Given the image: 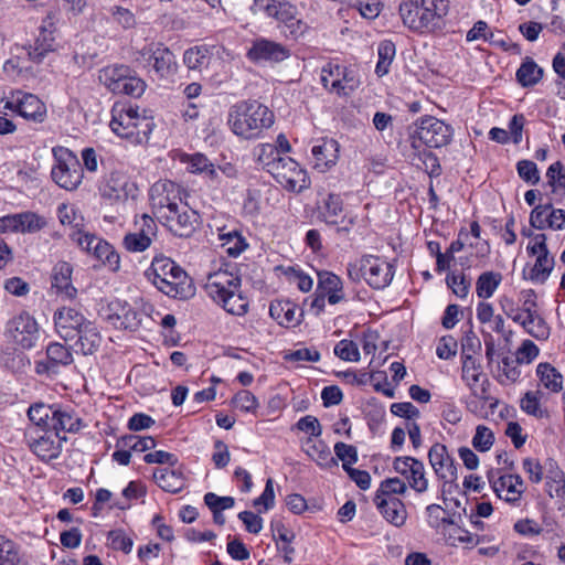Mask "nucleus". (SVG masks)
<instances>
[{
  "instance_id": "473e14b6",
  "label": "nucleus",
  "mask_w": 565,
  "mask_h": 565,
  "mask_svg": "<svg viewBox=\"0 0 565 565\" xmlns=\"http://www.w3.org/2000/svg\"><path fill=\"white\" fill-rule=\"evenodd\" d=\"M269 315L280 326H297L301 321L302 311L297 313V307L289 300L274 301L269 306Z\"/></svg>"
},
{
  "instance_id": "423d86ee",
  "label": "nucleus",
  "mask_w": 565,
  "mask_h": 565,
  "mask_svg": "<svg viewBox=\"0 0 565 565\" xmlns=\"http://www.w3.org/2000/svg\"><path fill=\"white\" fill-rule=\"evenodd\" d=\"M452 134L451 126L436 117L425 116L416 121L411 132L412 147L417 149L424 145L428 148H441L451 141Z\"/></svg>"
},
{
  "instance_id": "338daca9",
  "label": "nucleus",
  "mask_w": 565,
  "mask_h": 565,
  "mask_svg": "<svg viewBox=\"0 0 565 565\" xmlns=\"http://www.w3.org/2000/svg\"><path fill=\"white\" fill-rule=\"evenodd\" d=\"M334 354L344 361L356 362L360 360L358 345L351 340H341L334 347Z\"/></svg>"
},
{
  "instance_id": "7c9ffc66",
  "label": "nucleus",
  "mask_w": 565,
  "mask_h": 565,
  "mask_svg": "<svg viewBox=\"0 0 565 565\" xmlns=\"http://www.w3.org/2000/svg\"><path fill=\"white\" fill-rule=\"evenodd\" d=\"M384 519L395 526H402L407 519L405 504L398 498H386L374 502Z\"/></svg>"
},
{
  "instance_id": "de8ad7c7",
  "label": "nucleus",
  "mask_w": 565,
  "mask_h": 565,
  "mask_svg": "<svg viewBox=\"0 0 565 565\" xmlns=\"http://www.w3.org/2000/svg\"><path fill=\"white\" fill-rule=\"evenodd\" d=\"M343 212V201L339 194L330 193L324 200L323 211L321 212L322 220L330 225L339 223V217Z\"/></svg>"
},
{
  "instance_id": "e433bc0d",
  "label": "nucleus",
  "mask_w": 565,
  "mask_h": 565,
  "mask_svg": "<svg viewBox=\"0 0 565 565\" xmlns=\"http://www.w3.org/2000/svg\"><path fill=\"white\" fill-rule=\"evenodd\" d=\"M214 301L221 305L226 312L234 316H244L248 311V300L242 294L241 288L231 289Z\"/></svg>"
},
{
  "instance_id": "c9c22d12",
  "label": "nucleus",
  "mask_w": 565,
  "mask_h": 565,
  "mask_svg": "<svg viewBox=\"0 0 565 565\" xmlns=\"http://www.w3.org/2000/svg\"><path fill=\"white\" fill-rule=\"evenodd\" d=\"M305 452L322 468H332L338 466V461L331 455L330 448L322 440L315 441L309 437L303 444Z\"/></svg>"
},
{
  "instance_id": "9d476101",
  "label": "nucleus",
  "mask_w": 565,
  "mask_h": 565,
  "mask_svg": "<svg viewBox=\"0 0 565 565\" xmlns=\"http://www.w3.org/2000/svg\"><path fill=\"white\" fill-rule=\"evenodd\" d=\"M183 190L181 186L170 180H159L150 188V202L154 214L161 218L169 211L183 204Z\"/></svg>"
},
{
  "instance_id": "6e6d98bb",
  "label": "nucleus",
  "mask_w": 565,
  "mask_h": 565,
  "mask_svg": "<svg viewBox=\"0 0 565 565\" xmlns=\"http://www.w3.org/2000/svg\"><path fill=\"white\" fill-rule=\"evenodd\" d=\"M339 77V85H335L333 92V94H337L338 96H349L360 86V79L358 78L355 71L352 68L347 67L344 73Z\"/></svg>"
},
{
  "instance_id": "dca6fc26",
  "label": "nucleus",
  "mask_w": 565,
  "mask_h": 565,
  "mask_svg": "<svg viewBox=\"0 0 565 565\" xmlns=\"http://www.w3.org/2000/svg\"><path fill=\"white\" fill-rule=\"evenodd\" d=\"M42 435L34 437L31 431L28 433V444L32 452L42 461L56 459L62 452L63 443L66 436L53 433L51 429L42 430Z\"/></svg>"
},
{
  "instance_id": "864d4df0",
  "label": "nucleus",
  "mask_w": 565,
  "mask_h": 565,
  "mask_svg": "<svg viewBox=\"0 0 565 565\" xmlns=\"http://www.w3.org/2000/svg\"><path fill=\"white\" fill-rule=\"evenodd\" d=\"M407 490L406 483L399 478H388L381 482L374 497L375 500L395 498V494H403Z\"/></svg>"
},
{
  "instance_id": "603ef678",
  "label": "nucleus",
  "mask_w": 565,
  "mask_h": 565,
  "mask_svg": "<svg viewBox=\"0 0 565 565\" xmlns=\"http://www.w3.org/2000/svg\"><path fill=\"white\" fill-rule=\"evenodd\" d=\"M379 61L375 73L381 77L388 73L390 66L395 56V45L391 41H382L377 47Z\"/></svg>"
},
{
  "instance_id": "c756f323",
  "label": "nucleus",
  "mask_w": 565,
  "mask_h": 565,
  "mask_svg": "<svg viewBox=\"0 0 565 565\" xmlns=\"http://www.w3.org/2000/svg\"><path fill=\"white\" fill-rule=\"evenodd\" d=\"M423 8L422 0H403L399 4V15L404 25L412 31L425 33L424 20L420 13Z\"/></svg>"
},
{
  "instance_id": "aec40b11",
  "label": "nucleus",
  "mask_w": 565,
  "mask_h": 565,
  "mask_svg": "<svg viewBox=\"0 0 565 565\" xmlns=\"http://www.w3.org/2000/svg\"><path fill=\"white\" fill-rule=\"evenodd\" d=\"M289 56L290 51L285 45L263 38L255 40L247 51L248 60L254 63H279Z\"/></svg>"
},
{
  "instance_id": "f3484780",
  "label": "nucleus",
  "mask_w": 565,
  "mask_h": 565,
  "mask_svg": "<svg viewBox=\"0 0 565 565\" xmlns=\"http://www.w3.org/2000/svg\"><path fill=\"white\" fill-rule=\"evenodd\" d=\"M73 361V354L68 348L53 342L46 347V360L36 361L34 371L38 375L54 376L61 367L71 365Z\"/></svg>"
},
{
  "instance_id": "4468645a",
  "label": "nucleus",
  "mask_w": 565,
  "mask_h": 565,
  "mask_svg": "<svg viewBox=\"0 0 565 565\" xmlns=\"http://www.w3.org/2000/svg\"><path fill=\"white\" fill-rule=\"evenodd\" d=\"M56 32V19L54 15L47 14L39 26V34L34 44L26 49L28 56L33 63H42L46 54L54 51Z\"/></svg>"
},
{
  "instance_id": "69168bd1",
  "label": "nucleus",
  "mask_w": 565,
  "mask_h": 565,
  "mask_svg": "<svg viewBox=\"0 0 565 565\" xmlns=\"http://www.w3.org/2000/svg\"><path fill=\"white\" fill-rule=\"evenodd\" d=\"M348 4L356 9L365 19H374L381 11V4L376 0H349Z\"/></svg>"
},
{
  "instance_id": "7ed1b4c3",
  "label": "nucleus",
  "mask_w": 565,
  "mask_h": 565,
  "mask_svg": "<svg viewBox=\"0 0 565 565\" xmlns=\"http://www.w3.org/2000/svg\"><path fill=\"white\" fill-rule=\"evenodd\" d=\"M110 129L132 145L147 143L153 130L151 118L141 116L138 108L128 104L116 103L111 108Z\"/></svg>"
},
{
  "instance_id": "79ce46f5",
  "label": "nucleus",
  "mask_w": 565,
  "mask_h": 565,
  "mask_svg": "<svg viewBox=\"0 0 565 565\" xmlns=\"http://www.w3.org/2000/svg\"><path fill=\"white\" fill-rule=\"evenodd\" d=\"M480 364L477 363L476 359L471 354H465L462 359V380L473 391L475 395L479 396L475 390L476 384L479 382L481 376ZM486 388L482 386L480 397L483 398Z\"/></svg>"
},
{
  "instance_id": "13d9d810",
  "label": "nucleus",
  "mask_w": 565,
  "mask_h": 565,
  "mask_svg": "<svg viewBox=\"0 0 565 565\" xmlns=\"http://www.w3.org/2000/svg\"><path fill=\"white\" fill-rule=\"evenodd\" d=\"M525 331L537 340H546L550 337V327L536 312L527 315Z\"/></svg>"
},
{
  "instance_id": "4c0bfd02",
  "label": "nucleus",
  "mask_w": 565,
  "mask_h": 565,
  "mask_svg": "<svg viewBox=\"0 0 565 565\" xmlns=\"http://www.w3.org/2000/svg\"><path fill=\"white\" fill-rule=\"evenodd\" d=\"M156 483L164 491L171 493L180 492L184 487L182 473L170 468H158L153 471Z\"/></svg>"
},
{
  "instance_id": "f257e3e1",
  "label": "nucleus",
  "mask_w": 565,
  "mask_h": 565,
  "mask_svg": "<svg viewBox=\"0 0 565 565\" xmlns=\"http://www.w3.org/2000/svg\"><path fill=\"white\" fill-rule=\"evenodd\" d=\"M227 124L234 135L243 139H255L271 127L274 114L257 100H242L230 108Z\"/></svg>"
},
{
  "instance_id": "a211bd4d",
  "label": "nucleus",
  "mask_w": 565,
  "mask_h": 565,
  "mask_svg": "<svg viewBox=\"0 0 565 565\" xmlns=\"http://www.w3.org/2000/svg\"><path fill=\"white\" fill-rule=\"evenodd\" d=\"M132 184L129 178L119 171L110 172L99 185L102 199L110 204L125 203L129 196Z\"/></svg>"
},
{
  "instance_id": "5701e85b",
  "label": "nucleus",
  "mask_w": 565,
  "mask_h": 565,
  "mask_svg": "<svg viewBox=\"0 0 565 565\" xmlns=\"http://www.w3.org/2000/svg\"><path fill=\"white\" fill-rule=\"evenodd\" d=\"M428 459L439 479L446 482H451L457 479V467L445 445L439 443L434 444L428 451Z\"/></svg>"
},
{
  "instance_id": "c03bdc74",
  "label": "nucleus",
  "mask_w": 565,
  "mask_h": 565,
  "mask_svg": "<svg viewBox=\"0 0 565 565\" xmlns=\"http://www.w3.org/2000/svg\"><path fill=\"white\" fill-rule=\"evenodd\" d=\"M502 275L497 271L482 273L476 282L477 296L481 299H488L493 296L501 284Z\"/></svg>"
},
{
  "instance_id": "412c9836",
  "label": "nucleus",
  "mask_w": 565,
  "mask_h": 565,
  "mask_svg": "<svg viewBox=\"0 0 565 565\" xmlns=\"http://www.w3.org/2000/svg\"><path fill=\"white\" fill-rule=\"evenodd\" d=\"M106 312V319L116 328L137 330L141 324L142 315L128 302L111 301Z\"/></svg>"
},
{
  "instance_id": "f8f14e48",
  "label": "nucleus",
  "mask_w": 565,
  "mask_h": 565,
  "mask_svg": "<svg viewBox=\"0 0 565 565\" xmlns=\"http://www.w3.org/2000/svg\"><path fill=\"white\" fill-rule=\"evenodd\" d=\"M199 218L198 212L184 202L169 211V213L160 220L163 221L164 226L175 236L190 237L199 225Z\"/></svg>"
},
{
  "instance_id": "e2e57ef3",
  "label": "nucleus",
  "mask_w": 565,
  "mask_h": 565,
  "mask_svg": "<svg viewBox=\"0 0 565 565\" xmlns=\"http://www.w3.org/2000/svg\"><path fill=\"white\" fill-rule=\"evenodd\" d=\"M182 162L188 164V170L191 173L203 174L207 168L211 167L212 162L210 159L200 152L193 154H184Z\"/></svg>"
},
{
  "instance_id": "a18cd8bd",
  "label": "nucleus",
  "mask_w": 565,
  "mask_h": 565,
  "mask_svg": "<svg viewBox=\"0 0 565 565\" xmlns=\"http://www.w3.org/2000/svg\"><path fill=\"white\" fill-rule=\"evenodd\" d=\"M93 255L111 270L115 271L119 268V255L109 243L99 237L94 245Z\"/></svg>"
},
{
  "instance_id": "6e6552de",
  "label": "nucleus",
  "mask_w": 565,
  "mask_h": 565,
  "mask_svg": "<svg viewBox=\"0 0 565 565\" xmlns=\"http://www.w3.org/2000/svg\"><path fill=\"white\" fill-rule=\"evenodd\" d=\"M55 163L51 175L53 181L67 191L76 190L83 181V167L77 156L67 148L53 149Z\"/></svg>"
},
{
  "instance_id": "2eb2a0df",
  "label": "nucleus",
  "mask_w": 565,
  "mask_h": 565,
  "mask_svg": "<svg viewBox=\"0 0 565 565\" xmlns=\"http://www.w3.org/2000/svg\"><path fill=\"white\" fill-rule=\"evenodd\" d=\"M6 108L34 122H43L46 118L45 104L30 93L18 92L6 103Z\"/></svg>"
},
{
  "instance_id": "c85d7f7f",
  "label": "nucleus",
  "mask_w": 565,
  "mask_h": 565,
  "mask_svg": "<svg viewBox=\"0 0 565 565\" xmlns=\"http://www.w3.org/2000/svg\"><path fill=\"white\" fill-rule=\"evenodd\" d=\"M82 419L68 407L56 405L54 416L50 424V429L60 435V433H77L81 429Z\"/></svg>"
},
{
  "instance_id": "39448f33",
  "label": "nucleus",
  "mask_w": 565,
  "mask_h": 565,
  "mask_svg": "<svg viewBox=\"0 0 565 565\" xmlns=\"http://www.w3.org/2000/svg\"><path fill=\"white\" fill-rule=\"evenodd\" d=\"M40 326L28 311H20L9 318L4 324V339L17 349L31 350L40 339Z\"/></svg>"
},
{
  "instance_id": "1a4fd4ad",
  "label": "nucleus",
  "mask_w": 565,
  "mask_h": 565,
  "mask_svg": "<svg viewBox=\"0 0 565 565\" xmlns=\"http://www.w3.org/2000/svg\"><path fill=\"white\" fill-rule=\"evenodd\" d=\"M269 173L288 191L301 192L309 185L307 172L297 161L287 156H281L276 164L270 167Z\"/></svg>"
},
{
  "instance_id": "2f4dec72",
  "label": "nucleus",
  "mask_w": 565,
  "mask_h": 565,
  "mask_svg": "<svg viewBox=\"0 0 565 565\" xmlns=\"http://www.w3.org/2000/svg\"><path fill=\"white\" fill-rule=\"evenodd\" d=\"M72 273L73 268L67 262H58L52 270V287L70 299L74 298L77 292L72 285Z\"/></svg>"
},
{
  "instance_id": "8fccbe9b",
  "label": "nucleus",
  "mask_w": 565,
  "mask_h": 565,
  "mask_svg": "<svg viewBox=\"0 0 565 565\" xmlns=\"http://www.w3.org/2000/svg\"><path fill=\"white\" fill-rule=\"evenodd\" d=\"M253 153L256 162L268 173L270 172V167L276 164V161L281 158L278 149L271 143H260L256 146Z\"/></svg>"
},
{
  "instance_id": "6ab92c4d",
  "label": "nucleus",
  "mask_w": 565,
  "mask_h": 565,
  "mask_svg": "<svg viewBox=\"0 0 565 565\" xmlns=\"http://www.w3.org/2000/svg\"><path fill=\"white\" fill-rule=\"evenodd\" d=\"M45 225V218L33 212H22L0 217V233H35Z\"/></svg>"
},
{
  "instance_id": "cd10ccee",
  "label": "nucleus",
  "mask_w": 565,
  "mask_h": 565,
  "mask_svg": "<svg viewBox=\"0 0 565 565\" xmlns=\"http://www.w3.org/2000/svg\"><path fill=\"white\" fill-rule=\"evenodd\" d=\"M317 292L323 294L330 305H337L344 299L343 281L331 271H319Z\"/></svg>"
},
{
  "instance_id": "f03ea898",
  "label": "nucleus",
  "mask_w": 565,
  "mask_h": 565,
  "mask_svg": "<svg viewBox=\"0 0 565 565\" xmlns=\"http://www.w3.org/2000/svg\"><path fill=\"white\" fill-rule=\"evenodd\" d=\"M146 276L158 290L168 297L185 299L194 294L191 278L168 257H154Z\"/></svg>"
},
{
  "instance_id": "680f3d73",
  "label": "nucleus",
  "mask_w": 565,
  "mask_h": 565,
  "mask_svg": "<svg viewBox=\"0 0 565 565\" xmlns=\"http://www.w3.org/2000/svg\"><path fill=\"white\" fill-rule=\"evenodd\" d=\"M427 523L431 529H440L454 521L446 515V511L439 504H429L426 508Z\"/></svg>"
},
{
  "instance_id": "20e7f679",
  "label": "nucleus",
  "mask_w": 565,
  "mask_h": 565,
  "mask_svg": "<svg viewBox=\"0 0 565 565\" xmlns=\"http://www.w3.org/2000/svg\"><path fill=\"white\" fill-rule=\"evenodd\" d=\"M347 274L353 282L364 280L371 288L382 290L392 282L395 269L380 256L364 255L348 264Z\"/></svg>"
},
{
  "instance_id": "09e8293b",
  "label": "nucleus",
  "mask_w": 565,
  "mask_h": 565,
  "mask_svg": "<svg viewBox=\"0 0 565 565\" xmlns=\"http://www.w3.org/2000/svg\"><path fill=\"white\" fill-rule=\"evenodd\" d=\"M117 448H128L137 452H143L156 447V440L151 436L126 435L116 443Z\"/></svg>"
},
{
  "instance_id": "052dcab7",
  "label": "nucleus",
  "mask_w": 565,
  "mask_h": 565,
  "mask_svg": "<svg viewBox=\"0 0 565 565\" xmlns=\"http://www.w3.org/2000/svg\"><path fill=\"white\" fill-rule=\"evenodd\" d=\"M334 454L342 461V468L348 470L358 461V449L355 446L338 441L334 445Z\"/></svg>"
},
{
  "instance_id": "393cba45",
  "label": "nucleus",
  "mask_w": 565,
  "mask_h": 565,
  "mask_svg": "<svg viewBox=\"0 0 565 565\" xmlns=\"http://www.w3.org/2000/svg\"><path fill=\"white\" fill-rule=\"evenodd\" d=\"M489 481L499 498H503L508 502H516L524 492V482L519 475H504L494 478L490 472Z\"/></svg>"
},
{
  "instance_id": "9b49d317",
  "label": "nucleus",
  "mask_w": 565,
  "mask_h": 565,
  "mask_svg": "<svg viewBox=\"0 0 565 565\" xmlns=\"http://www.w3.org/2000/svg\"><path fill=\"white\" fill-rule=\"evenodd\" d=\"M529 255L536 256L535 264L530 269L527 278L534 282L543 284L551 275L554 268V257L550 255L546 246V235L536 234L533 236V243L526 247Z\"/></svg>"
},
{
  "instance_id": "0e129e2a",
  "label": "nucleus",
  "mask_w": 565,
  "mask_h": 565,
  "mask_svg": "<svg viewBox=\"0 0 565 565\" xmlns=\"http://www.w3.org/2000/svg\"><path fill=\"white\" fill-rule=\"evenodd\" d=\"M151 242L152 241L149 239V236H142L140 233L134 231L125 235L122 243L127 250L140 253L146 250L151 245Z\"/></svg>"
},
{
  "instance_id": "774afa93",
  "label": "nucleus",
  "mask_w": 565,
  "mask_h": 565,
  "mask_svg": "<svg viewBox=\"0 0 565 565\" xmlns=\"http://www.w3.org/2000/svg\"><path fill=\"white\" fill-rule=\"evenodd\" d=\"M232 403L235 408H238L243 412H254L258 407L255 395L247 390L237 392L234 395Z\"/></svg>"
},
{
  "instance_id": "ddd939ff",
  "label": "nucleus",
  "mask_w": 565,
  "mask_h": 565,
  "mask_svg": "<svg viewBox=\"0 0 565 565\" xmlns=\"http://www.w3.org/2000/svg\"><path fill=\"white\" fill-rule=\"evenodd\" d=\"M139 55L161 78L170 77L177 72L174 54L161 43L147 44L140 50Z\"/></svg>"
},
{
  "instance_id": "bf43d9fd",
  "label": "nucleus",
  "mask_w": 565,
  "mask_h": 565,
  "mask_svg": "<svg viewBox=\"0 0 565 565\" xmlns=\"http://www.w3.org/2000/svg\"><path fill=\"white\" fill-rule=\"evenodd\" d=\"M20 556L15 543L0 535V565H19Z\"/></svg>"
},
{
  "instance_id": "bb28decb",
  "label": "nucleus",
  "mask_w": 565,
  "mask_h": 565,
  "mask_svg": "<svg viewBox=\"0 0 565 565\" xmlns=\"http://www.w3.org/2000/svg\"><path fill=\"white\" fill-rule=\"evenodd\" d=\"M423 20L425 32H435L440 30L444 24V18L449 11L448 0H422Z\"/></svg>"
},
{
  "instance_id": "a878e982",
  "label": "nucleus",
  "mask_w": 565,
  "mask_h": 565,
  "mask_svg": "<svg viewBox=\"0 0 565 565\" xmlns=\"http://www.w3.org/2000/svg\"><path fill=\"white\" fill-rule=\"evenodd\" d=\"M311 153L315 160V169L319 172H326L339 159V143L334 139L322 138L312 147Z\"/></svg>"
},
{
  "instance_id": "58836bf2",
  "label": "nucleus",
  "mask_w": 565,
  "mask_h": 565,
  "mask_svg": "<svg viewBox=\"0 0 565 565\" xmlns=\"http://www.w3.org/2000/svg\"><path fill=\"white\" fill-rule=\"evenodd\" d=\"M218 239L222 242L221 246L225 253L231 257L239 256L248 247L246 238L236 230L228 232L221 230Z\"/></svg>"
},
{
  "instance_id": "49530a36",
  "label": "nucleus",
  "mask_w": 565,
  "mask_h": 565,
  "mask_svg": "<svg viewBox=\"0 0 565 565\" xmlns=\"http://www.w3.org/2000/svg\"><path fill=\"white\" fill-rule=\"evenodd\" d=\"M210 58V50L204 45L190 47L183 54V62L189 70H202L207 66Z\"/></svg>"
},
{
  "instance_id": "a19ab883",
  "label": "nucleus",
  "mask_w": 565,
  "mask_h": 565,
  "mask_svg": "<svg viewBox=\"0 0 565 565\" xmlns=\"http://www.w3.org/2000/svg\"><path fill=\"white\" fill-rule=\"evenodd\" d=\"M542 76L543 68L530 57H526L516 71V79L523 87L534 86L541 81Z\"/></svg>"
},
{
  "instance_id": "3c124183",
  "label": "nucleus",
  "mask_w": 565,
  "mask_h": 565,
  "mask_svg": "<svg viewBox=\"0 0 565 565\" xmlns=\"http://www.w3.org/2000/svg\"><path fill=\"white\" fill-rule=\"evenodd\" d=\"M413 467L409 472L405 475L409 487L418 493H423L428 489V480L425 477V467L420 460H413Z\"/></svg>"
},
{
  "instance_id": "ea45409f",
  "label": "nucleus",
  "mask_w": 565,
  "mask_h": 565,
  "mask_svg": "<svg viewBox=\"0 0 565 565\" xmlns=\"http://www.w3.org/2000/svg\"><path fill=\"white\" fill-rule=\"evenodd\" d=\"M536 375L545 388L553 393H558L563 390L562 374L550 363H540L536 366Z\"/></svg>"
},
{
  "instance_id": "f704fd0d",
  "label": "nucleus",
  "mask_w": 565,
  "mask_h": 565,
  "mask_svg": "<svg viewBox=\"0 0 565 565\" xmlns=\"http://www.w3.org/2000/svg\"><path fill=\"white\" fill-rule=\"evenodd\" d=\"M297 8L294 4L287 1H280L277 13L274 17V19L284 23L289 30L290 35L295 38L302 34L306 29L305 23L297 18Z\"/></svg>"
},
{
  "instance_id": "b1692460",
  "label": "nucleus",
  "mask_w": 565,
  "mask_h": 565,
  "mask_svg": "<svg viewBox=\"0 0 565 565\" xmlns=\"http://www.w3.org/2000/svg\"><path fill=\"white\" fill-rule=\"evenodd\" d=\"M241 277L237 274L230 271L227 268H220L207 275L205 290L215 300L231 291V289L241 288Z\"/></svg>"
},
{
  "instance_id": "4d7b16f0",
  "label": "nucleus",
  "mask_w": 565,
  "mask_h": 565,
  "mask_svg": "<svg viewBox=\"0 0 565 565\" xmlns=\"http://www.w3.org/2000/svg\"><path fill=\"white\" fill-rule=\"evenodd\" d=\"M546 178L554 193L565 192V169L561 161H556L548 167Z\"/></svg>"
},
{
  "instance_id": "4be33fe9",
  "label": "nucleus",
  "mask_w": 565,
  "mask_h": 565,
  "mask_svg": "<svg viewBox=\"0 0 565 565\" xmlns=\"http://www.w3.org/2000/svg\"><path fill=\"white\" fill-rule=\"evenodd\" d=\"M53 320L57 333L64 340L74 339L78 329L87 322L83 313L71 307L57 309L54 312Z\"/></svg>"
},
{
  "instance_id": "0eeeda50",
  "label": "nucleus",
  "mask_w": 565,
  "mask_h": 565,
  "mask_svg": "<svg viewBox=\"0 0 565 565\" xmlns=\"http://www.w3.org/2000/svg\"><path fill=\"white\" fill-rule=\"evenodd\" d=\"M98 78L114 94H124L137 98L146 89V83L126 65L104 67L100 70Z\"/></svg>"
},
{
  "instance_id": "5fc2aeb1",
  "label": "nucleus",
  "mask_w": 565,
  "mask_h": 565,
  "mask_svg": "<svg viewBox=\"0 0 565 565\" xmlns=\"http://www.w3.org/2000/svg\"><path fill=\"white\" fill-rule=\"evenodd\" d=\"M345 68V66L333 63H328L322 67L321 83L328 92H334L335 85H339V76L344 73Z\"/></svg>"
},
{
  "instance_id": "37998d69",
  "label": "nucleus",
  "mask_w": 565,
  "mask_h": 565,
  "mask_svg": "<svg viewBox=\"0 0 565 565\" xmlns=\"http://www.w3.org/2000/svg\"><path fill=\"white\" fill-rule=\"evenodd\" d=\"M56 405H46L44 403H35L29 407V419L41 430L50 429V424L54 416Z\"/></svg>"
},
{
  "instance_id": "72a5a7b5",
  "label": "nucleus",
  "mask_w": 565,
  "mask_h": 565,
  "mask_svg": "<svg viewBox=\"0 0 565 565\" xmlns=\"http://www.w3.org/2000/svg\"><path fill=\"white\" fill-rule=\"evenodd\" d=\"M78 337L76 345L84 355L95 353L102 343V335L98 328L88 321L76 332Z\"/></svg>"
}]
</instances>
